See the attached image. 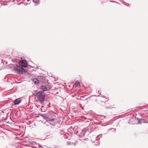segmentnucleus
<instances>
[{"label": "nucleus", "mask_w": 148, "mask_h": 148, "mask_svg": "<svg viewBox=\"0 0 148 148\" xmlns=\"http://www.w3.org/2000/svg\"><path fill=\"white\" fill-rule=\"evenodd\" d=\"M33 1L36 5H37L40 3V0H33Z\"/></svg>", "instance_id": "0eeeda50"}, {"label": "nucleus", "mask_w": 148, "mask_h": 148, "mask_svg": "<svg viewBox=\"0 0 148 148\" xmlns=\"http://www.w3.org/2000/svg\"><path fill=\"white\" fill-rule=\"evenodd\" d=\"M32 79L35 84H37L39 82V81L37 78H33Z\"/></svg>", "instance_id": "423d86ee"}, {"label": "nucleus", "mask_w": 148, "mask_h": 148, "mask_svg": "<svg viewBox=\"0 0 148 148\" xmlns=\"http://www.w3.org/2000/svg\"><path fill=\"white\" fill-rule=\"evenodd\" d=\"M40 88L43 91H45L47 90V87L45 86H41Z\"/></svg>", "instance_id": "39448f33"}, {"label": "nucleus", "mask_w": 148, "mask_h": 148, "mask_svg": "<svg viewBox=\"0 0 148 148\" xmlns=\"http://www.w3.org/2000/svg\"><path fill=\"white\" fill-rule=\"evenodd\" d=\"M16 71L19 72V73H24L27 72V70L25 69L22 67L17 66L15 68Z\"/></svg>", "instance_id": "f03ea898"}, {"label": "nucleus", "mask_w": 148, "mask_h": 148, "mask_svg": "<svg viewBox=\"0 0 148 148\" xmlns=\"http://www.w3.org/2000/svg\"><path fill=\"white\" fill-rule=\"evenodd\" d=\"M143 121H141L140 119H138V123L141 124L143 122Z\"/></svg>", "instance_id": "9d476101"}, {"label": "nucleus", "mask_w": 148, "mask_h": 148, "mask_svg": "<svg viewBox=\"0 0 148 148\" xmlns=\"http://www.w3.org/2000/svg\"><path fill=\"white\" fill-rule=\"evenodd\" d=\"M143 123H148V120H146V119H145V120H143Z\"/></svg>", "instance_id": "1a4fd4ad"}, {"label": "nucleus", "mask_w": 148, "mask_h": 148, "mask_svg": "<svg viewBox=\"0 0 148 148\" xmlns=\"http://www.w3.org/2000/svg\"><path fill=\"white\" fill-rule=\"evenodd\" d=\"M54 120V119H52V120H51V122L52 121H53Z\"/></svg>", "instance_id": "f8f14e48"}, {"label": "nucleus", "mask_w": 148, "mask_h": 148, "mask_svg": "<svg viewBox=\"0 0 148 148\" xmlns=\"http://www.w3.org/2000/svg\"><path fill=\"white\" fill-rule=\"evenodd\" d=\"M75 85L76 86H79V87H80L81 86L79 82H76L75 83Z\"/></svg>", "instance_id": "6e6552de"}, {"label": "nucleus", "mask_w": 148, "mask_h": 148, "mask_svg": "<svg viewBox=\"0 0 148 148\" xmlns=\"http://www.w3.org/2000/svg\"><path fill=\"white\" fill-rule=\"evenodd\" d=\"M51 123V125H54L53 123Z\"/></svg>", "instance_id": "9b49d317"}, {"label": "nucleus", "mask_w": 148, "mask_h": 148, "mask_svg": "<svg viewBox=\"0 0 148 148\" xmlns=\"http://www.w3.org/2000/svg\"><path fill=\"white\" fill-rule=\"evenodd\" d=\"M21 100L20 98H18L14 101V103L15 105H18L21 102Z\"/></svg>", "instance_id": "20e7f679"}, {"label": "nucleus", "mask_w": 148, "mask_h": 148, "mask_svg": "<svg viewBox=\"0 0 148 148\" xmlns=\"http://www.w3.org/2000/svg\"><path fill=\"white\" fill-rule=\"evenodd\" d=\"M19 64L22 67H26L27 66V62L24 60H23L19 62Z\"/></svg>", "instance_id": "7ed1b4c3"}, {"label": "nucleus", "mask_w": 148, "mask_h": 148, "mask_svg": "<svg viewBox=\"0 0 148 148\" xmlns=\"http://www.w3.org/2000/svg\"><path fill=\"white\" fill-rule=\"evenodd\" d=\"M36 96L39 101L43 102L44 101L45 98V95L44 92L39 91L36 93Z\"/></svg>", "instance_id": "f257e3e1"}]
</instances>
